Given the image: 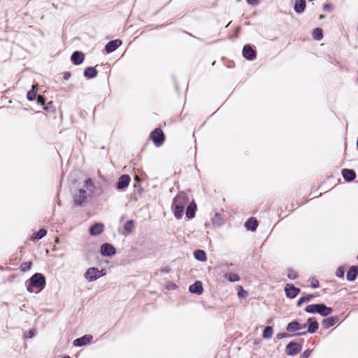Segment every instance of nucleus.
I'll return each mask as SVG.
<instances>
[{"label": "nucleus", "mask_w": 358, "mask_h": 358, "mask_svg": "<svg viewBox=\"0 0 358 358\" xmlns=\"http://www.w3.org/2000/svg\"><path fill=\"white\" fill-rule=\"evenodd\" d=\"M337 320H338L337 317H330L328 318H325L322 321V326L324 329H328V328L334 326L336 323Z\"/></svg>", "instance_id": "5701e85b"}, {"label": "nucleus", "mask_w": 358, "mask_h": 358, "mask_svg": "<svg viewBox=\"0 0 358 358\" xmlns=\"http://www.w3.org/2000/svg\"><path fill=\"white\" fill-rule=\"evenodd\" d=\"M301 345L299 343L291 342L286 346V353L288 355L294 356L301 350Z\"/></svg>", "instance_id": "0eeeda50"}, {"label": "nucleus", "mask_w": 358, "mask_h": 358, "mask_svg": "<svg viewBox=\"0 0 358 358\" xmlns=\"http://www.w3.org/2000/svg\"><path fill=\"white\" fill-rule=\"evenodd\" d=\"M62 358H71V357L69 356H65V357H64Z\"/></svg>", "instance_id": "09e8293b"}, {"label": "nucleus", "mask_w": 358, "mask_h": 358, "mask_svg": "<svg viewBox=\"0 0 358 358\" xmlns=\"http://www.w3.org/2000/svg\"><path fill=\"white\" fill-rule=\"evenodd\" d=\"M84 76L87 78H94L97 76V71L94 67H87L84 71Z\"/></svg>", "instance_id": "b1692460"}, {"label": "nucleus", "mask_w": 358, "mask_h": 358, "mask_svg": "<svg viewBox=\"0 0 358 358\" xmlns=\"http://www.w3.org/2000/svg\"><path fill=\"white\" fill-rule=\"evenodd\" d=\"M93 337L92 335H85L80 338H78L73 341V345L76 347H80L85 345L91 342Z\"/></svg>", "instance_id": "9d476101"}, {"label": "nucleus", "mask_w": 358, "mask_h": 358, "mask_svg": "<svg viewBox=\"0 0 358 358\" xmlns=\"http://www.w3.org/2000/svg\"><path fill=\"white\" fill-rule=\"evenodd\" d=\"M306 327V324H300L297 321H292L289 322L287 326V331L289 332H293L295 331L303 329Z\"/></svg>", "instance_id": "f8f14e48"}, {"label": "nucleus", "mask_w": 358, "mask_h": 358, "mask_svg": "<svg viewBox=\"0 0 358 358\" xmlns=\"http://www.w3.org/2000/svg\"><path fill=\"white\" fill-rule=\"evenodd\" d=\"M189 291L196 294H201L203 292L202 283L200 281H196L189 286Z\"/></svg>", "instance_id": "f3484780"}, {"label": "nucleus", "mask_w": 358, "mask_h": 358, "mask_svg": "<svg viewBox=\"0 0 358 358\" xmlns=\"http://www.w3.org/2000/svg\"><path fill=\"white\" fill-rule=\"evenodd\" d=\"M189 199L187 194L181 192L178 194L173 199L171 208L174 216L177 219L182 217L185 206L188 203Z\"/></svg>", "instance_id": "f03ea898"}, {"label": "nucleus", "mask_w": 358, "mask_h": 358, "mask_svg": "<svg viewBox=\"0 0 358 358\" xmlns=\"http://www.w3.org/2000/svg\"><path fill=\"white\" fill-rule=\"evenodd\" d=\"M342 176L348 182L352 181L356 177L355 172L353 170L348 169H345L342 171Z\"/></svg>", "instance_id": "a211bd4d"}, {"label": "nucleus", "mask_w": 358, "mask_h": 358, "mask_svg": "<svg viewBox=\"0 0 358 358\" xmlns=\"http://www.w3.org/2000/svg\"><path fill=\"white\" fill-rule=\"evenodd\" d=\"M306 334V331H303V332H300V333L297 334V335H299V336H303V335H305Z\"/></svg>", "instance_id": "c03bdc74"}, {"label": "nucleus", "mask_w": 358, "mask_h": 358, "mask_svg": "<svg viewBox=\"0 0 358 358\" xmlns=\"http://www.w3.org/2000/svg\"><path fill=\"white\" fill-rule=\"evenodd\" d=\"M310 352H311V351H310V350H306L305 352H303V356L304 357H306V358H308V357L310 356Z\"/></svg>", "instance_id": "ea45409f"}, {"label": "nucleus", "mask_w": 358, "mask_h": 358, "mask_svg": "<svg viewBox=\"0 0 358 358\" xmlns=\"http://www.w3.org/2000/svg\"><path fill=\"white\" fill-rule=\"evenodd\" d=\"M273 335V329L271 327H266L263 331V337L264 338H271Z\"/></svg>", "instance_id": "7c9ffc66"}, {"label": "nucleus", "mask_w": 358, "mask_h": 358, "mask_svg": "<svg viewBox=\"0 0 358 358\" xmlns=\"http://www.w3.org/2000/svg\"><path fill=\"white\" fill-rule=\"evenodd\" d=\"M247 2L250 5H257L259 0H246Z\"/></svg>", "instance_id": "58836bf2"}, {"label": "nucleus", "mask_w": 358, "mask_h": 358, "mask_svg": "<svg viewBox=\"0 0 358 358\" xmlns=\"http://www.w3.org/2000/svg\"><path fill=\"white\" fill-rule=\"evenodd\" d=\"M95 191V185L92 179L85 181L83 188L76 191L73 195V201L77 206H83L92 199Z\"/></svg>", "instance_id": "f257e3e1"}, {"label": "nucleus", "mask_w": 358, "mask_h": 358, "mask_svg": "<svg viewBox=\"0 0 358 358\" xmlns=\"http://www.w3.org/2000/svg\"><path fill=\"white\" fill-rule=\"evenodd\" d=\"M31 263L30 262H23L20 265V269L22 271L25 272V271H29L31 268Z\"/></svg>", "instance_id": "f704fd0d"}, {"label": "nucleus", "mask_w": 358, "mask_h": 358, "mask_svg": "<svg viewBox=\"0 0 358 358\" xmlns=\"http://www.w3.org/2000/svg\"><path fill=\"white\" fill-rule=\"evenodd\" d=\"M329 6L328 4H326V5H324V10L329 9Z\"/></svg>", "instance_id": "a18cd8bd"}, {"label": "nucleus", "mask_w": 358, "mask_h": 358, "mask_svg": "<svg viewBox=\"0 0 358 358\" xmlns=\"http://www.w3.org/2000/svg\"><path fill=\"white\" fill-rule=\"evenodd\" d=\"M313 36L314 39L320 41L322 38V30L320 28H316L313 31Z\"/></svg>", "instance_id": "2f4dec72"}, {"label": "nucleus", "mask_w": 358, "mask_h": 358, "mask_svg": "<svg viewBox=\"0 0 358 358\" xmlns=\"http://www.w3.org/2000/svg\"><path fill=\"white\" fill-rule=\"evenodd\" d=\"M345 273V268L343 266L339 267L336 271V275L338 278H343Z\"/></svg>", "instance_id": "c9c22d12"}, {"label": "nucleus", "mask_w": 358, "mask_h": 358, "mask_svg": "<svg viewBox=\"0 0 358 358\" xmlns=\"http://www.w3.org/2000/svg\"><path fill=\"white\" fill-rule=\"evenodd\" d=\"M194 256L195 259H196L197 260H199L200 262H206L207 259L206 252L201 250H196L194 252Z\"/></svg>", "instance_id": "bb28decb"}, {"label": "nucleus", "mask_w": 358, "mask_h": 358, "mask_svg": "<svg viewBox=\"0 0 358 358\" xmlns=\"http://www.w3.org/2000/svg\"><path fill=\"white\" fill-rule=\"evenodd\" d=\"M287 275L290 280H295L298 277L296 271L292 268H289L287 270Z\"/></svg>", "instance_id": "473e14b6"}, {"label": "nucleus", "mask_w": 358, "mask_h": 358, "mask_svg": "<svg viewBox=\"0 0 358 358\" xmlns=\"http://www.w3.org/2000/svg\"><path fill=\"white\" fill-rule=\"evenodd\" d=\"M258 226V222L256 219L255 218H250L245 223V227L248 230H250L252 231H254L256 230L257 227Z\"/></svg>", "instance_id": "412c9836"}, {"label": "nucleus", "mask_w": 358, "mask_h": 358, "mask_svg": "<svg viewBox=\"0 0 358 358\" xmlns=\"http://www.w3.org/2000/svg\"><path fill=\"white\" fill-rule=\"evenodd\" d=\"M103 228L104 227L103 224L96 223L90 227V234L92 236L99 235L103 231Z\"/></svg>", "instance_id": "aec40b11"}, {"label": "nucleus", "mask_w": 358, "mask_h": 358, "mask_svg": "<svg viewBox=\"0 0 358 358\" xmlns=\"http://www.w3.org/2000/svg\"><path fill=\"white\" fill-rule=\"evenodd\" d=\"M34 336V330H29L28 334H27V337H29V338H32L33 336Z\"/></svg>", "instance_id": "a19ab883"}, {"label": "nucleus", "mask_w": 358, "mask_h": 358, "mask_svg": "<svg viewBox=\"0 0 358 358\" xmlns=\"http://www.w3.org/2000/svg\"><path fill=\"white\" fill-rule=\"evenodd\" d=\"M285 292L288 298L294 299L299 294L300 289L292 284H287L285 287Z\"/></svg>", "instance_id": "6e6552de"}, {"label": "nucleus", "mask_w": 358, "mask_h": 358, "mask_svg": "<svg viewBox=\"0 0 358 358\" xmlns=\"http://www.w3.org/2000/svg\"><path fill=\"white\" fill-rule=\"evenodd\" d=\"M324 16L323 15H321L320 16V19H323V18H324Z\"/></svg>", "instance_id": "de8ad7c7"}, {"label": "nucleus", "mask_w": 358, "mask_h": 358, "mask_svg": "<svg viewBox=\"0 0 358 358\" xmlns=\"http://www.w3.org/2000/svg\"><path fill=\"white\" fill-rule=\"evenodd\" d=\"M71 76V74L70 73H65L64 76V78L65 80H68Z\"/></svg>", "instance_id": "79ce46f5"}, {"label": "nucleus", "mask_w": 358, "mask_h": 358, "mask_svg": "<svg viewBox=\"0 0 358 358\" xmlns=\"http://www.w3.org/2000/svg\"><path fill=\"white\" fill-rule=\"evenodd\" d=\"M357 259H358V255H357Z\"/></svg>", "instance_id": "8fccbe9b"}, {"label": "nucleus", "mask_w": 358, "mask_h": 358, "mask_svg": "<svg viewBox=\"0 0 358 358\" xmlns=\"http://www.w3.org/2000/svg\"><path fill=\"white\" fill-rule=\"evenodd\" d=\"M358 275V266H352L350 268L347 273V280L349 281H354Z\"/></svg>", "instance_id": "6ab92c4d"}, {"label": "nucleus", "mask_w": 358, "mask_h": 358, "mask_svg": "<svg viewBox=\"0 0 358 358\" xmlns=\"http://www.w3.org/2000/svg\"><path fill=\"white\" fill-rule=\"evenodd\" d=\"M38 91V85H32L31 90L29 91L27 94V99L29 101H34L36 99V93Z\"/></svg>", "instance_id": "a878e982"}, {"label": "nucleus", "mask_w": 358, "mask_h": 358, "mask_svg": "<svg viewBox=\"0 0 358 358\" xmlns=\"http://www.w3.org/2000/svg\"><path fill=\"white\" fill-rule=\"evenodd\" d=\"M243 55L247 59L252 60L255 59L256 54L249 45H245L243 49Z\"/></svg>", "instance_id": "4468645a"}, {"label": "nucleus", "mask_w": 358, "mask_h": 358, "mask_svg": "<svg viewBox=\"0 0 358 358\" xmlns=\"http://www.w3.org/2000/svg\"><path fill=\"white\" fill-rule=\"evenodd\" d=\"M37 103L38 104H41V105H44L45 104V99H43V96H38V98H37Z\"/></svg>", "instance_id": "4c0bfd02"}, {"label": "nucleus", "mask_w": 358, "mask_h": 358, "mask_svg": "<svg viewBox=\"0 0 358 358\" xmlns=\"http://www.w3.org/2000/svg\"><path fill=\"white\" fill-rule=\"evenodd\" d=\"M150 137L157 147L162 145L164 141L163 131L160 129H156L153 132H152Z\"/></svg>", "instance_id": "423d86ee"}, {"label": "nucleus", "mask_w": 358, "mask_h": 358, "mask_svg": "<svg viewBox=\"0 0 358 358\" xmlns=\"http://www.w3.org/2000/svg\"><path fill=\"white\" fill-rule=\"evenodd\" d=\"M224 276L230 282H236L240 280L239 276L235 273H226Z\"/></svg>", "instance_id": "c85d7f7f"}, {"label": "nucleus", "mask_w": 358, "mask_h": 358, "mask_svg": "<svg viewBox=\"0 0 358 358\" xmlns=\"http://www.w3.org/2000/svg\"><path fill=\"white\" fill-rule=\"evenodd\" d=\"M310 285L313 288H317L319 287V281L317 279L311 278L310 279Z\"/></svg>", "instance_id": "e433bc0d"}, {"label": "nucleus", "mask_w": 358, "mask_h": 358, "mask_svg": "<svg viewBox=\"0 0 358 358\" xmlns=\"http://www.w3.org/2000/svg\"><path fill=\"white\" fill-rule=\"evenodd\" d=\"M47 234V231L45 229H41L36 234L35 236L32 238L33 239L35 238V239H41L42 238H43Z\"/></svg>", "instance_id": "72a5a7b5"}, {"label": "nucleus", "mask_w": 358, "mask_h": 358, "mask_svg": "<svg viewBox=\"0 0 358 358\" xmlns=\"http://www.w3.org/2000/svg\"><path fill=\"white\" fill-rule=\"evenodd\" d=\"M55 242L56 243H59V238H55Z\"/></svg>", "instance_id": "49530a36"}, {"label": "nucleus", "mask_w": 358, "mask_h": 358, "mask_svg": "<svg viewBox=\"0 0 358 358\" xmlns=\"http://www.w3.org/2000/svg\"><path fill=\"white\" fill-rule=\"evenodd\" d=\"M305 310L309 313H318L322 316H327L332 313V308L322 303L311 304L306 306Z\"/></svg>", "instance_id": "20e7f679"}, {"label": "nucleus", "mask_w": 358, "mask_h": 358, "mask_svg": "<svg viewBox=\"0 0 358 358\" xmlns=\"http://www.w3.org/2000/svg\"><path fill=\"white\" fill-rule=\"evenodd\" d=\"M134 228V224L132 220L127 221L124 226V229L127 234L132 232Z\"/></svg>", "instance_id": "cd10ccee"}, {"label": "nucleus", "mask_w": 358, "mask_h": 358, "mask_svg": "<svg viewBox=\"0 0 358 358\" xmlns=\"http://www.w3.org/2000/svg\"><path fill=\"white\" fill-rule=\"evenodd\" d=\"M84 58V54L78 51L74 52L71 57V59L75 65H79L82 64Z\"/></svg>", "instance_id": "2eb2a0df"}, {"label": "nucleus", "mask_w": 358, "mask_h": 358, "mask_svg": "<svg viewBox=\"0 0 358 358\" xmlns=\"http://www.w3.org/2000/svg\"><path fill=\"white\" fill-rule=\"evenodd\" d=\"M306 8L305 0H296L294 4V10L297 13H301L304 11Z\"/></svg>", "instance_id": "4be33fe9"}, {"label": "nucleus", "mask_w": 358, "mask_h": 358, "mask_svg": "<svg viewBox=\"0 0 358 358\" xmlns=\"http://www.w3.org/2000/svg\"><path fill=\"white\" fill-rule=\"evenodd\" d=\"M196 204L194 203H189L187 207L186 216L188 218H193L195 215Z\"/></svg>", "instance_id": "393cba45"}, {"label": "nucleus", "mask_w": 358, "mask_h": 358, "mask_svg": "<svg viewBox=\"0 0 358 358\" xmlns=\"http://www.w3.org/2000/svg\"><path fill=\"white\" fill-rule=\"evenodd\" d=\"M130 181H131V179H130L129 176H128V175L121 176L119 178L118 181L117 182V189L124 190L129 186Z\"/></svg>", "instance_id": "1a4fd4ad"}, {"label": "nucleus", "mask_w": 358, "mask_h": 358, "mask_svg": "<svg viewBox=\"0 0 358 358\" xmlns=\"http://www.w3.org/2000/svg\"><path fill=\"white\" fill-rule=\"evenodd\" d=\"M314 296L312 294H308L307 296L300 297L297 301V306H301L304 302L309 301Z\"/></svg>", "instance_id": "c756f323"}, {"label": "nucleus", "mask_w": 358, "mask_h": 358, "mask_svg": "<svg viewBox=\"0 0 358 358\" xmlns=\"http://www.w3.org/2000/svg\"><path fill=\"white\" fill-rule=\"evenodd\" d=\"M45 285V278L39 273L34 274L26 282L27 289L30 293H39Z\"/></svg>", "instance_id": "7ed1b4c3"}, {"label": "nucleus", "mask_w": 358, "mask_h": 358, "mask_svg": "<svg viewBox=\"0 0 358 358\" xmlns=\"http://www.w3.org/2000/svg\"><path fill=\"white\" fill-rule=\"evenodd\" d=\"M122 45V41L119 39L113 40L108 42L105 47V50L108 53L115 51Z\"/></svg>", "instance_id": "ddd939ff"}, {"label": "nucleus", "mask_w": 358, "mask_h": 358, "mask_svg": "<svg viewBox=\"0 0 358 358\" xmlns=\"http://www.w3.org/2000/svg\"><path fill=\"white\" fill-rule=\"evenodd\" d=\"M243 290L242 289H241V291H239V292H238V296L240 298H241V297H244V296H245V295H244V294H243Z\"/></svg>", "instance_id": "37998d69"}, {"label": "nucleus", "mask_w": 358, "mask_h": 358, "mask_svg": "<svg viewBox=\"0 0 358 358\" xmlns=\"http://www.w3.org/2000/svg\"><path fill=\"white\" fill-rule=\"evenodd\" d=\"M115 252V248L109 243H104L101 246V253L103 256H112Z\"/></svg>", "instance_id": "9b49d317"}, {"label": "nucleus", "mask_w": 358, "mask_h": 358, "mask_svg": "<svg viewBox=\"0 0 358 358\" xmlns=\"http://www.w3.org/2000/svg\"><path fill=\"white\" fill-rule=\"evenodd\" d=\"M106 274L105 269L99 270L96 267L89 268L84 273V278L88 282H93Z\"/></svg>", "instance_id": "39448f33"}, {"label": "nucleus", "mask_w": 358, "mask_h": 358, "mask_svg": "<svg viewBox=\"0 0 358 358\" xmlns=\"http://www.w3.org/2000/svg\"><path fill=\"white\" fill-rule=\"evenodd\" d=\"M307 324L308 325V333L313 334L316 332L318 329V323L315 317L308 318L307 320Z\"/></svg>", "instance_id": "dca6fc26"}]
</instances>
